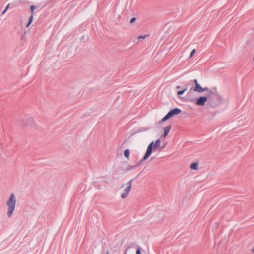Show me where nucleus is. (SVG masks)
<instances>
[{
	"label": "nucleus",
	"mask_w": 254,
	"mask_h": 254,
	"mask_svg": "<svg viewBox=\"0 0 254 254\" xmlns=\"http://www.w3.org/2000/svg\"><path fill=\"white\" fill-rule=\"evenodd\" d=\"M16 199L13 193L10 194V197L6 202V205L8 207L7 216L10 218L12 216L13 211L15 208Z\"/></svg>",
	"instance_id": "f257e3e1"
},
{
	"label": "nucleus",
	"mask_w": 254,
	"mask_h": 254,
	"mask_svg": "<svg viewBox=\"0 0 254 254\" xmlns=\"http://www.w3.org/2000/svg\"><path fill=\"white\" fill-rule=\"evenodd\" d=\"M153 147L155 148H157L158 147H159V139H157L155 141L154 144L153 142H152L149 144L147 147L146 152L142 159V161H145L149 158V157L150 156L152 152Z\"/></svg>",
	"instance_id": "f03ea898"
},
{
	"label": "nucleus",
	"mask_w": 254,
	"mask_h": 254,
	"mask_svg": "<svg viewBox=\"0 0 254 254\" xmlns=\"http://www.w3.org/2000/svg\"><path fill=\"white\" fill-rule=\"evenodd\" d=\"M181 112V110L180 109L177 108H174L168 113V114L162 119V121L164 122L173 116L179 114Z\"/></svg>",
	"instance_id": "7ed1b4c3"
},
{
	"label": "nucleus",
	"mask_w": 254,
	"mask_h": 254,
	"mask_svg": "<svg viewBox=\"0 0 254 254\" xmlns=\"http://www.w3.org/2000/svg\"><path fill=\"white\" fill-rule=\"evenodd\" d=\"M132 179H131L130 181H129L127 183V186L124 189V192L123 193L121 197L122 199H125L128 195L129 192L130 191V190L132 187Z\"/></svg>",
	"instance_id": "20e7f679"
},
{
	"label": "nucleus",
	"mask_w": 254,
	"mask_h": 254,
	"mask_svg": "<svg viewBox=\"0 0 254 254\" xmlns=\"http://www.w3.org/2000/svg\"><path fill=\"white\" fill-rule=\"evenodd\" d=\"M194 82L195 84V87L193 89L194 91L198 92L199 93H202L203 92H207L209 90V88L207 87H202L201 85L198 83L196 79L194 80Z\"/></svg>",
	"instance_id": "39448f33"
},
{
	"label": "nucleus",
	"mask_w": 254,
	"mask_h": 254,
	"mask_svg": "<svg viewBox=\"0 0 254 254\" xmlns=\"http://www.w3.org/2000/svg\"><path fill=\"white\" fill-rule=\"evenodd\" d=\"M208 100V98L206 96H200L195 99L194 102L195 104L197 106H204Z\"/></svg>",
	"instance_id": "423d86ee"
},
{
	"label": "nucleus",
	"mask_w": 254,
	"mask_h": 254,
	"mask_svg": "<svg viewBox=\"0 0 254 254\" xmlns=\"http://www.w3.org/2000/svg\"><path fill=\"white\" fill-rule=\"evenodd\" d=\"M171 126L170 125H169L163 128V133L161 136V138L164 139L166 137L171 129Z\"/></svg>",
	"instance_id": "0eeeda50"
},
{
	"label": "nucleus",
	"mask_w": 254,
	"mask_h": 254,
	"mask_svg": "<svg viewBox=\"0 0 254 254\" xmlns=\"http://www.w3.org/2000/svg\"><path fill=\"white\" fill-rule=\"evenodd\" d=\"M198 162H193L190 166L191 169L193 170H197L198 169Z\"/></svg>",
	"instance_id": "6e6552de"
},
{
	"label": "nucleus",
	"mask_w": 254,
	"mask_h": 254,
	"mask_svg": "<svg viewBox=\"0 0 254 254\" xmlns=\"http://www.w3.org/2000/svg\"><path fill=\"white\" fill-rule=\"evenodd\" d=\"M124 156L126 158H128L130 155V151L129 149H127L124 151Z\"/></svg>",
	"instance_id": "1a4fd4ad"
},
{
	"label": "nucleus",
	"mask_w": 254,
	"mask_h": 254,
	"mask_svg": "<svg viewBox=\"0 0 254 254\" xmlns=\"http://www.w3.org/2000/svg\"><path fill=\"white\" fill-rule=\"evenodd\" d=\"M137 166V165H129L126 168V170L127 171H130L134 169L135 167H136Z\"/></svg>",
	"instance_id": "9d476101"
},
{
	"label": "nucleus",
	"mask_w": 254,
	"mask_h": 254,
	"mask_svg": "<svg viewBox=\"0 0 254 254\" xmlns=\"http://www.w3.org/2000/svg\"><path fill=\"white\" fill-rule=\"evenodd\" d=\"M33 14H31V15L30 16V17L29 18L28 22L27 24L26 27H28L31 24V23H32V22L33 21Z\"/></svg>",
	"instance_id": "9b49d317"
},
{
	"label": "nucleus",
	"mask_w": 254,
	"mask_h": 254,
	"mask_svg": "<svg viewBox=\"0 0 254 254\" xmlns=\"http://www.w3.org/2000/svg\"><path fill=\"white\" fill-rule=\"evenodd\" d=\"M187 90V88H186L185 89H184L183 90H181V91H179L178 92H177V95L178 96H180L181 95H182L186 90Z\"/></svg>",
	"instance_id": "f8f14e48"
},
{
	"label": "nucleus",
	"mask_w": 254,
	"mask_h": 254,
	"mask_svg": "<svg viewBox=\"0 0 254 254\" xmlns=\"http://www.w3.org/2000/svg\"><path fill=\"white\" fill-rule=\"evenodd\" d=\"M141 248L139 246V247H138V248L136 250V254H141Z\"/></svg>",
	"instance_id": "ddd939ff"
},
{
	"label": "nucleus",
	"mask_w": 254,
	"mask_h": 254,
	"mask_svg": "<svg viewBox=\"0 0 254 254\" xmlns=\"http://www.w3.org/2000/svg\"><path fill=\"white\" fill-rule=\"evenodd\" d=\"M147 35H140V36H139L137 38L138 40L144 39L147 37Z\"/></svg>",
	"instance_id": "4468645a"
},
{
	"label": "nucleus",
	"mask_w": 254,
	"mask_h": 254,
	"mask_svg": "<svg viewBox=\"0 0 254 254\" xmlns=\"http://www.w3.org/2000/svg\"><path fill=\"white\" fill-rule=\"evenodd\" d=\"M134 246V244L133 243H130L129 244V245H128L126 248L128 250L129 249H130L131 248L133 247Z\"/></svg>",
	"instance_id": "2eb2a0df"
},
{
	"label": "nucleus",
	"mask_w": 254,
	"mask_h": 254,
	"mask_svg": "<svg viewBox=\"0 0 254 254\" xmlns=\"http://www.w3.org/2000/svg\"><path fill=\"white\" fill-rule=\"evenodd\" d=\"M195 52H196V50L194 49L191 51V52L190 54V58H191L195 54Z\"/></svg>",
	"instance_id": "dca6fc26"
},
{
	"label": "nucleus",
	"mask_w": 254,
	"mask_h": 254,
	"mask_svg": "<svg viewBox=\"0 0 254 254\" xmlns=\"http://www.w3.org/2000/svg\"><path fill=\"white\" fill-rule=\"evenodd\" d=\"M35 8V6L34 5H32L30 6V10L31 11L32 14H33V11Z\"/></svg>",
	"instance_id": "f3484780"
},
{
	"label": "nucleus",
	"mask_w": 254,
	"mask_h": 254,
	"mask_svg": "<svg viewBox=\"0 0 254 254\" xmlns=\"http://www.w3.org/2000/svg\"><path fill=\"white\" fill-rule=\"evenodd\" d=\"M136 19L135 17H133L131 19L130 21V22L131 23H134L135 21H136Z\"/></svg>",
	"instance_id": "a211bd4d"
},
{
	"label": "nucleus",
	"mask_w": 254,
	"mask_h": 254,
	"mask_svg": "<svg viewBox=\"0 0 254 254\" xmlns=\"http://www.w3.org/2000/svg\"><path fill=\"white\" fill-rule=\"evenodd\" d=\"M9 6H10V4H7V6H6V8H5L6 10H8V8H9Z\"/></svg>",
	"instance_id": "6ab92c4d"
},
{
	"label": "nucleus",
	"mask_w": 254,
	"mask_h": 254,
	"mask_svg": "<svg viewBox=\"0 0 254 254\" xmlns=\"http://www.w3.org/2000/svg\"><path fill=\"white\" fill-rule=\"evenodd\" d=\"M6 11L7 10H6V9H5L4 10H3V11L2 12V14H4Z\"/></svg>",
	"instance_id": "aec40b11"
},
{
	"label": "nucleus",
	"mask_w": 254,
	"mask_h": 254,
	"mask_svg": "<svg viewBox=\"0 0 254 254\" xmlns=\"http://www.w3.org/2000/svg\"><path fill=\"white\" fill-rule=\"evenodd\" d=\"M251 251L252 253H254V247L251 249Z\"/></svg>",
	"instance_id": "412c9836"
},
{
	"label": "nucleus",
	"mask_w": 254,
	"mask_h": 254,
	"mask_svg": "<svg viewBox=\"0 0 254 254\" xmlns=\"http://www.w3.org/2000/svg\"><path fill=\"white\" fill-rule=\"evenodd\" d=\"M127 250H128L127 249H126L125 252H124V254H127Z\"/></svg>",
	"instance_id": "4be33fe9"
},
{
	"label": "nucleus",
	"mask_w": 254,
	"mask_h": 254,
	"mask_svg": "<svg viewBox=\"0 0 254 254\" xmlns=\"http://www.w3.org/2000/svg\"><path fill=\"white\" fill-rule=\"evenodd\" d=\"M166 143H167L166 142H165V143H164V145H163V146H162L161 148H164V147L165 146V145H166Z\"/></svg>",
	"instance_id": "5701e85b"
},
{
	"label": "nucleus",
	"mask_w": 254,
	"mask_h": 254,
	"mask_svg": "<svg viewBox=\"0 0 254 254\" xmlns=\"http://www.w3.org/2000/svg\"><path fill=\"white\" fill-rule=\"evenodd\" d=\"M176 88H177V89H179V88H180V86H177V87H176Z\"/></svg>",
	"instance_id": "b1692460"
},
{
	"label": "nucleus",
	"mask_w": 254,
	"mask_h": 254,
	"mask_svg": "<svg viewBox=\"0 0 254 254\" xmlns=\"http://www.w3.org/2000/svg\"><path fill=\"white\" fill-rule=\"evenodd\" d=\"M106 254H109V252H108V251H107V252H106Z\"/></svg>",
	"instance_id": "393cba45"
}]
</instances>
